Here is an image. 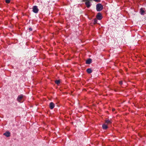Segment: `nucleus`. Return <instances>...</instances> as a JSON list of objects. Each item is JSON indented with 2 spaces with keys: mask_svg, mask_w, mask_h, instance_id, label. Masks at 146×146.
Wrapping results in <instances>:
<instances>
[{
  "mask_svg": "<svg viewBox=\"0 0 146 146\" xmlns=\"http://www.w3.org/2000/svg\"><path fill=\"white\" fill-rule=\"evenodd\" d=\"M29 30L30 31H32V29L31 28H29Z\"/></svg>",
  "mask_w": 146,
  "mask_h": 146,
  "instance_id": "f3484780",
  "label": "nucleus"
},
{
  "mask_svg": "<svg viewBox=\"0 0 146 146\" xmlns=\"http://www.w3.org/2000/svg\"><path fill=\"white\" fill-rule=\"evenodd\" d=\"M119 83L120 85H121L122 84V81H120L119 82Z\"/></svg>",
  "mask_w": 146,
  "mask_h": 146,
  "instance_id": "dca6fc26",
  "label": "nucleus"
},
{
  "mask_svg": "<svg viewBox=\"0 0 146 146\" xmlns=\"http://www.w3.org/2000/svg\"><path fill=\"white\" fill-rule=\"evenodd\" d=\"M92 60L91 59H88L86 61V63L87 64H90Z\"/></svg>",
  "mask_w": 146,
  "mask_h": 146,
  "instance_id": "1a4fd4ad",
  "label": "nucleus"
},
{
  "mask_svg": "<svg viewBox=\"0 0 146 146\" xmlns=\"http://www.w3.org/2000/svg\"><path fill=\"white\" fill-rule=\"evenodd\" d=\"M96 10L97 11H100L103 9L102 5L100 3L97 4L96 6Z\"/></svg>",
  "mask_w": 146,
  "mask_h": 146,
  "instance_id": "f03ea898",
  "label": "nucleus"
},
{
  "mask_svg": "<svg viewBox=\"0 0 146 146\" xmlns=\"http://www.w3.org/2000/svg\"><path fill=\"white\" fill-rule=\"evenodd\" d=\"M144 11L143 8H141L140 10V13L141 15L144 14Z\"/></svg>",
  "mask_w": 146,
  "mask_h": 146,
  "instance_id": "9d476101",
  "label": "nucleus"
},
{
  "mask_svg": "<svg viewBox=\"0 0 146 146\" xmlns=\"http://www.w3.org/2000/svg\"><path fill=\"white\" fill-rule=\"evenodd\" d=\"M10 1V0H5V2L6 3H9Z\"/></svg>",
  "mask_w": 146,
  "mask_h": 146,
  "instance_id": "4468645a",
  "label": "nucleus"
},
{
  "mask_svg": "<svg viewBox=\"0 0 146 146\" xmlns=\"http://www.w3.org/2000/svg\"><path fill=\"white\" fill-rule=\"evenodd\" d=\"M97 19L99 20H101L102 18L101 14L100 13H98L96 16Z\"/></svg>",
  "mask_w": 146,
  "mask_h": 146,
  "instance_id": "20e7f679",
  "label": "nucleus"
},
{
  "mask_svg": "<svg viewBox=\"0 0 146 146\" xmlns=\"http://www.w3.org/2000/svg\"><path fill=\"white\" fill-rule=\"evenodd\" d=\"M115 110V109H114V108H113V109H112V111H114Z\"/></svg>",
  "mask_w": 146,
  "mask_h": 146,
  "instance_id": "a211bd4d",
  "label": "nucleus"
},
{
  "mask_svg": "<svg viewBox=\"0 0 146 146\" xmlns=\"http://www.w3.org/2000/svg\"><path fill=\"white\" fill-rule=\"evenodd\" d=\"M38 9L36 6H34L33 7V11L35 13H37L38 11Z\"/></svg>",
  "mask_w": 146,
  "mask_h": 146,
  "instance_id": "7ed1b4c3",
  "label": "nucleus"
},
{
  "mask_svg": "<svg viewBox=\"0 0 146 146\" xmlns=\"http://www.w3.org/2000/svg\"><path fill=\"white\" fill-rule=\"evenodd\" d=\"M49 106L50 109H52L54 107V104L53 102H51L50 103Z\"/></svg>",
  "mask_w": 146,
  "mask_h": 146,
  "instance_id": "6e6552de",
  "label": "nucleus"
},
{
  "mask_svg": "<svg viewBox=\"0 0 146 146\" xmlns=\"http://www.w3.org/2000/svg\"><path fill=\"white\" fill-rule=\"evenodd\" d=\"M93 0L96 2H100V0Z\"/></svg>",
  "mask_w": 146,
  "mask_h": 146,
  "instance_id": "2eb2a0df",
  "label": "nucleus"
},
{
  "mask_svg": "<svg viewBox=\"0 0 146 146\" xmlns=\"http://www.w3.org/2000/svg\"><path fill=\"white\" fill-rule=\"evenodd\" d=\"M112 120L111 119H106L105 121V124H103L102 125V128H108L107 125H109L111 124Z\"/></svg>",
  "mask_w": 146,
  "mask_h": 146,
  "instance_id": "f257e3e1",
  "label": "nucleus"
},
{
  "mask_svg": "<svg viewBox=\"0 0 146 146\" xmlns=\"http://www.w3.org/2000/svg\"><path fill=\"white\" fill-rule=\"evenodd\" d=\"M86 71L88 73H90L92 72V70L90 68L87 69Z\"/></svg>",
  "mask_w": 146,
  "mask_h": 146,
  "instance_id": "9b49d317",
  "label": "nucleus"
},
{
  "mask_svg": "<svg viewBox=\"0 0 146 146\" xmlns=\"http://www.w3.org/2000/svg\"><path fill=\"white\" fill-rule=\"evenodd\" d=\"M67 130H68V131H69V129H67Z\"/></svg>",
  "mask_w": 146,
  "mask_h": 146,
  "instance_id": "aec40b11",
  "label": "nucleus"
},
{
  "mask_svg": "<svg viewBox=\"0 0 146 146\" xmlns=\"http://www.w3.org/2000/svg\"><path fill=\"white\" fill-rule=\"evenodd\" d=\"M97 22V20L96 19H95L94 20V23L95 24Z\"/></svg>",
  "mask_w": 146,
  "mask_h": 146,
  "instance_id": "ddd939ff",
  "label": "nucleus"
},
{
  "mask_svg": "<svg viewBox=\"0 0 146 146\" xmlns=\"http://www.w3.org/2000/svg\"><path fill=\"white\" fill-rule=\"evenodd\" d=\"M85 3L87 7L89 8L90 6V3L89 1L88 0L86 1Z\"/></svg>",
  "mask_w": 146,
  "mask_h": 146,
  "instance_id": "423d86ee",
  "label": "nucleus"
},
{
  "mask_svg": "<svg viewBox=\"0 0 146 146\" xmlns=\"http://www.w3.org/2000/svg\"><path fill=\"white\" fill-rule=\"evenodd\" d=\"M3 135L7 137H9L10 136V133L9 131H7L4 133Z\"/></svg>",
  "mask_w": 146,
  "mask_h": 146,
  "instance_id": "39448f33",
  "label": "nucleus"
},
{
  "mask_svg": "<svg viewBox=\"0 0 146 146\" xmlns=\"http://www.w3.org/2000/svg\"><path fill=\"white\" fill-rule=\"evenodd\" d=\"M103 129H106L107 128H103Z\"/></svg>",
  "mask_w": 146,
  "mask_h": 146,
  "instance_id": "6ab92c4d",
  "label": "nucleus"
},
{
  "mask_svg": "<svg viewBox=\"0 0 146 146\" xmlns=\"http://www.w3.org/2000/svg\"><path fill=\"white\" fill-rule=\"evenodd\" d=\"M55 83L57 85H59L60 83V81L59 80H56Z\"/></svg>",
  "mask_w": 146,
  "mask_h": 146,
  "instance_id": "f8f14e48",
  "label": "nucleus"
},
{
  "mask_svg": "<svg viewBox=\"0 0 146 146\" xmlns=\"http://www.w3.org/2000/svg\"><path fill=\"white\" fill-rule=\"evenodd\" d=\"M23 96L22 95H21L18 96L17 98V101L19 102H21V99L23 98Z\"/></svg>",
  "mask_w": 146,
  "mask_h": 146,
  "instance_id": "0eeeda50",
  "label": "nucleus"
}]
</instances>
